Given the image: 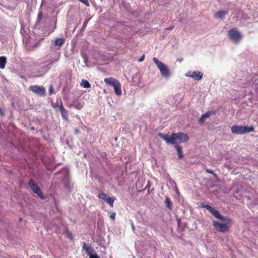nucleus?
Segmentation results:
<instances>
[{"label":"nucleus","mask_w":258,"mask_h":258,"mask_svg":"<svg viewBox=\"0 0 258 258\" xmlns=\"http://www.w3.org/2000/svg\"><path fill=\"white\" fill-rule=\"evenodd\" d=\"M159 136L167 143L172 145L176 144L177 140L181 143L187 142L189 140L187 135L182 133H172L170 136L160 133Z\"/></svg>","instance_id":"nucleus-1"},{"label":"nucleus","mask_w":258,"mask_h":258,"mask_svg":"<svg viewBox=\"0 0 258 258\" xmlns=\"http://www.w3.org/2000/svg\"><path fill=\"white\" fill-rule=\"evenodd\" d=\"M231 132L234 134L242 135L254 131L253 126H247L242 125H233L231 128Z\"/></svg>","instance_id":"nucleus-2"},{"label":"nucleus","mask_w":258,"mask_h":258,"mask_svg":"<svg viewBox=\"0 0 258 258\" xmlns=\"http://www.w3.org/2000/svg\"><path fill=\"white\" fill-rule=\"evenodd\" d=\"M153 60L159 69L161 75L165 78L169 77L170 72L168 67L162 62L159 61L156 57H154Z\"/></svg>","instance_id":"nucleus-3"},{"label":"nucleus","mask_w":258,"mask_h":258,"mask_svg":"<svg viewBox=\"0 0 258 258\" xmlns=\"http://www.w3.org/2000/svg\"><path fill=\"white\" fill-rule=\"evenodd\" d=\"M204 208L208 210L215 218L220 219L223 221L227 222V223H231L232 222V219L221 215L218 211L216 210L209 205L205 206Z\"/></svg>","instance_id":"nucleus-4"},{"label":"nucleus","mask_w":258,"mask_h":258,"mask_svg":"<svg viewBox=\"0 0 258 258\" xmlns=\"http://www.w3.org/2000/svg\"><path fill=\"white\" fill-rule=\"evenodd\" d=\"M28 185L31 188V189L36 194L38 195V196L41 199H44V197L41 192V190L40 188V187L37 185V184L36 183L35 181L32 179H30L29 183Z\"/></svg>","instance_id":"nucleus-5"},{"label":"nucleus","mask_w":258,"mask_h":258,"mask_svg":"<svg viewBox=\"0 0 258 258\" xmlns=\"http://www.w3.org/2000/svg\"><path fill=\"white\" fill-rule=\"evenodd\" d=\"M228 34L229 38L234 42L237 43L241 39V35L237 29L235 28L230 30Z\"/></svg>","instance_id":"nucleus-6"},{"label":"nucleus","mask_w":258,"mask_h":258,"mask_svg":"<svg viewBox=\"0 0 258 258\" xmlns=\"http://www.w3.org/2000/svg\"><path fill=\"white\" fill-rule=\"evenodd\" d=\"M226 222V224H221L216 221H213V225L217 231L224 233L228 231L229 230L227 224H231L232 223V222L231 223H227V222Z\"/></svg>","instance_id":"nucleus-7"},{"label":"nucleus","mask_w":258,"mask_h":258,"mask_svg":"<svg viewBox=\"0 0 258 258\" xmlns=\"http://www.w3.org/2000/svg\"><path fill=\"white\" fill-rule=\"evenodd\" d=\"M29 90L33 93L40 95L43 96L45 95L46 90L43 86H39L37 85H32L29 87Z\"/></svg>","instance_id":"nucleus-8"},{"label":"nucleus","mask_w":258,"mask_h":258,"mask_svg":"<svg viewBox=\"0 0 258 258\" xmlns=\"http://www.w3.org/2000/svg\"><path fill=\"white\" fill-rule=\"evenodd\" d=\"M185 75L193 78L196 81H200L203 77V74L201 72L194 71L187 72Z\"/></svg>","instance_id":"nucleus-9"},{"label":"nucleus","mask_w":258,"mask_h":258,"mask_svg":"<svg viewBox=\"0 0 258 258\" xmlns=\"http://www.w3.org/2000/svg\"><path fill=\"white\" fill-rule=\"evenodd\" d=\"M54 108L57 107L61 113V115L63 118V119L65 120H68L69 119V116L68 115V111L67 110L64 108L63 106V104L62 102H60V103L59 104H57L55 106H54Z\"/></svg>","instance_id":"nucleus-10"},{"label":"nucleus","mask_w":258,"mask_h":258,"mask_svg":"<svg viewBox=\"0 0 258 258\" xmlns=\"http://www.w3.org/2000/svg\"><path fill=\"white\" fill-rule=\"evenodd\" d=\"M117 80L113 78H107L104 79V82L110 86H112V87L114 86L116 84Z\"/></svg>","instance_id":"nucleus-11"},{"label":"nucleus","mask_w":258,"mask_h":258,"mask_svg":"<svg viewBox=\"0 0 258 258\" xmlns=\"http://www.w3.org/2000/svg\"><path fill=\"white\" fill-rule=\"evenodd\" d=\"M113 87L114 88L115 94L118 96L120 95L121 94V90L120 82L118 81H117L116 84Z\"/></svg>","instance_id":"nucleus-12"},{"label":"nucleus","mask_w":258,"mask_h":258,"mask_svg":"<svg viewBox=\"0 0 258 258\" xmlns=\"http://www.w3.org/2000/svg\"><path fill=\"white\" fill-rule=\"evenodd\" d=\"M71 106H73L77 109L80 110L83 107V104H82L79 100H75L73 101Z\"/></svg>","instance_id":"nucleus-13"},{"label":"nucleus","mask_w":258,"mask_h":258,"mask_svg":"<svg viewBox=\"0 0 258 258\" xmlns=\"http://www.w3.org/2000/svg\"><path fill=\"white\" fill-rule=\"evenodd\" d=\"M174 148L176 149V151H177V155H178V158L179 159H182L183 158V154L182 153V148L181 147H180V146L177 145L176 144H174Z\"/></svg>","instance_id":"nucleus-14"},{"label":"nucleus","mask_w":258,"mask_h":258,"mask_svg":"<svg viewBox=\"0 0 258 258\" xmlns=\"http://www.w3.org/2000/svg\"><path fill=\"white\" fill-rule=\"evenodd\" d=\"M83 249L86 250L88 255L90 256V254H92V248L89 243L86 244V243H84V244L83 245Z\"/></svg>","instance_id":"nucleus-15"},{"label":"nucleus","mask_w":258,"mask_h":258,"mask_svg":"<svg viewBox=\"0 0 258 258\" xmlns=\"http://www.w3.org/2000/svg\"><path fill=\"white\" fill-rule=\"evenodd\" d=\"M227 13L224 11H218L215 14V17L217 19H222Z\"/></svg>","instance_id":"nucleus-16"},{"label":"nucleus","mask_w":258,"mask_h":258,"mask_svg":"<svg viewBox=\"0 0 258 258\" xmlns=\"http://www.w3.org/2000/svg\"><path fill=\"white\" fill-rule=\"evenodd\" d=\"M211 113V111H208L206 113L203 114L199 119V122L202 123H204L205 122V119L208 118L210 117V115Z\"/></svg>","instance_id":"nucleus-17"},{"label":"nucleus","mask_w":258,"mask_h":258,"mask_svg":"<svg viewBox=\"0 0 258 258\" xmlns=\"http://www.w3.org/2000/svg\"><path fill=\"white\" fill-rule=\"evenodd\" d=\"M7 62V58L5 56H0V69H4Z\"/></svg>","instance_id":"nucleus-18"},{"label":"nucleus","mask_w":258,"mask_h":258,"mask_svg":"<svg viewBox=\"0 0 258 258\" xmlns=\"http://www.w3.org/2000/svg\"><path fill=\"white\" fill-rule=\"evenodd\" d=\"M64 42V39L57 38L54 41V44L56 46H61Z\"/></svg>","instance_id":"nucleus-19"},{"label":"nucleus","mask_w":258,"mask_h":258,"mask_svg":"<svg viewBox=\"0 0 258 258\" xmlns=\"http://www.w3.org/2000/svg\"><path fill=\"white\" fill-rule=\"evenodd\" d=\"M144 181L143 179H139L136 182V185L137 188H139L140 190H143V186L144 183Z\"/></svg>","instance_id":"nucleus-20"},{"label":"nucleus","mask_w":258,"mask_h":258,"mask_svg":"<svg viewBox=\"0 0 258 258\" xmlns=\"http://www.w3.org/2000/svg\"><path fill=\"white\" fill-rule=\"evenodd\" d=\"M165 203L167 207L169 209L172 210V203L170 201V198L168 197H166Z\"/></svg>","instance_id":"nucleus-21"},{"label":"nucleus","mask_w":258,"mask_h":258,"mask_svg":"<svg viewBox=\"0 0 258 258\" xmlns=\"http://www.w3.org/2000/svg\"><path fill=\"white\" fill-rule=\"evenodd\" d=\"M81 85L85 88H89L91 87V85L87 80H82Z\"/></svg>","instance_id":"nucleus-22"},{"label":"nucleus","mask_w":258,"mask_h":258,"mask_svg":"<svg viewBox=\"0 0 258 258\" xmlns=\"http://www.w3.org/2000/svg\"><path fill=\"white\" fill-rule=\"evenodd\" d=\"M115 199L108 197L107 199H106L105 202L108 204L111 207H113V203Z\"/></svg>","instance_id":"nucleus-23"},{"label":"nucleus","mask_w":258,"mask_h":258,"mask_svg":"<svg viewBox=\"0 0 258 258\" xmlns=\"http://www.w3.org/2000/svg\"><path fill=\"white\" fill-rule=\"evenodd\" d=\"M98 197L99 199L103 200L105 202L106 199L108 197V195L104 192H101L99 194Z\"/></svg>","instance_id":"nucleus-24"},{"label":"nucleus","mask_w":258,"mask_h":258,"mask_svg":"<svg viewBox=\"0 0 258 258\" xmlns=\"http://www.w3.org/2000/svg\"><path fill=\"white\" fill-rule=\"evenodd\" d=\"M66 234L67 235V236L70 238L71 240H72L74 238V236H73V233L70 231L68 229H67L66 230Z\"/></svg>","instance_id":"nucleus-25"},{"label":"nucleus","mask_w":258,"mask_h":258,"mask_svg":"<svg viewBox=\"0 0 258 258\" xmlns=\"http://www.w3.org/2000/svg\"><path fill=\"white\" fill-rule=\"evenodd\" d=\"M109 217L113 221H114L115 219L116 213L115 212H109Z\"/></svg>","instance_id":"nucleus-26"},{"label":"nucleus","mask_w":258,"mask_h":258,"mask_svg":"<svg viewBox=\"0 0 258 258\" xmlns=\"http://www.w3.org/2000/svg\"><path fill=\"white\" fill-rule=\"evenodd\" d=\"M206 172H208V173L213 175L215 178H217V175L216 173H215L214 172L212 169H207L206 170Z\"/></svg>","instance_id":"nucleus-27"},{"label":"nucleus","mask_w":258,"mask_h":258,"mask_svg":"<svg viewBox=\"0 0 258 258\" xmlns=\"http://www.w3.org/2000/svg\"><path fill=\"white\" fill-rule=\"evenodd\" d=\"M79 1H80L81 3H82L83 4H84L86 6H87V7L90 6V4L88 2V0H79Z\"/></svg>","instance_id":"nucleus-28"},{"label":"nucleus","mask_w":258,"mask_h":258,"mask_svg":"<svg viewBox=\"0 0 258 258\" xmlns=\"http://www.w3.org/2000/svg\"><path fill=\"white\" fill-rule=\"evenodd\" d=\"M150 185H151L150 182V181H149V180H148V183H147V184L146 186H145V188H144L143 189V190H146V189H149V188H150Z\"/></svg>","instance_id":"nucleus-29"},{"label":"nucleus","mask_w":258,"mask_h":258,"mask_svg":"<svg viewBox=\"0 0 258 258\" xmlns=\"http://www.w3.org/2000/svg\"><path fill=\"white\" fill-rule=\"evenodd\" d=\"M89 258H100L97 254H90Z\"/></svg>","instance_id":"nucleus-30"},{"label":"nucleus","mask_w":258,"mask_h":258,"mask_svg":"<svg viewBox=\"0 0 258 258\" xmlns=\"http://www.w3.org/2000/svg\"><path fill=\"white\" fill-rule=\"evenodd\" d=\"M0 115L2 116H5V113L4 111L0 108Z\"/></svg>","instance_id":"nucleus-31"},{"label":"nucleus","mask_w":258,"mask_h":258,"mask_svg":"<svg viewBox=\"0 0 258 258\" xmlns=\"http://www.w3.org/2000/svg\"><path fill=\"white\" fill-rule=\"evenodd\" d=\"M144 58H145V55H143L141 58L138 60V61L139 62H141V61H143L144 60Z\"/></svg>","instance_id":"nucleus-32"},{"label":"nucleus","mask_w":258,"mask_h":258,"mask_svg":"<svg viewBox=\"0 0 258 258\" xmlns=\"http://www.w3.org/2000/svg\"><path fill=\"white\" fill-rule=\"evenodd\" d=\"M49 92L50 94H51L53 93V88L51 86H50L49 88Z\"/></svg>","instance_id":"nucleus-33"},{"label":"nucleus","mask_w":258,"mask_h":258,"mask_svg":"<svg viewBox=\"0 0 258 258\" xmlns=\"http://www.w3.org/2000/svg\"><path fill=\"white\" fill-rule=\"evenodd\" d=\"M174 27L173 26H170V27H169L167 28L166 29V30H172V29L174 28Z\"/></svg>","instance_id":"nucleus-34"},{"label":"nucleus","mask_w":258,"mask_h":258,"mask_svg":"<svg viewBox=\"0 0 258 258\" xmlns=\"http://www.w3.org/2000/svg\"><path fill=\"white\" fill-rule=\"evenodd\" d=\"M42 13H40L39 14H38V19H40L42 17Z\"/></svg>","instance_id":"nucleus-35"},{"label":"nucleus","mask_w":258,"mask_h":258,"mask_svg":"<svg viewBox=\"0 0 258 258\" xmlns=\"http://www.w3.org/2000/svg\"><path fill=\"white\" fill-rule=\"evenodd\" d=\"M206 206V205L204 204V203H201V206H200V207H201V208H204V206Z\"/></svg>","instance_id":"nucleus-36"},{"label":"nucleus","mask_w":258,"mask_h":258,"mask_svg":"<svg viewBox=\"0 0 258 258\" xmlns=\"http://www.w3.org/2000/svg\"><path fill=\"white\" fill-rule=\"evenodd\" d=\"M76 132H78L79 131V130H76Z\"/></svg>","instance_id":"nucleus-37"},{"label":"nucleus","mask_w":258,"mask_h":258,"mask_svg":"<svg viewBox=\"0 0 258 258\" xmlns=\"http://www.w3.org/2000/svg\"><path fill=\"white\" fill-rule=\"evenodd\" d=\"M1 127V125L0 124V128Z\"/></svg>","instance_id":"nucleus-38"}]
</instances>
